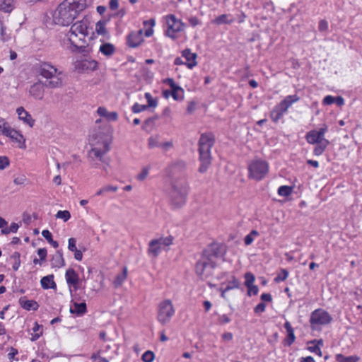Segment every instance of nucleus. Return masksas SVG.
Segmentation results:
<instances>
[{
    "mask_svg": "<svg viewBox=\"0 0 362 362\" xmlns=\"http://www.w3.org/2000/svg\"><path fill=\"white\" fill-rule=\"evenodd\" d=\"M27 180V178L25 175H22L17 177H16L13 180L14 183L17 185H23Z\"/></svg>",
    "mask_w": 362,
    "mask_h": 362,
    "instance_id": "nucleus-60",
    "label": "nucleus"
},
{
    "mask_svg": "<svg viewBox=\"0 0 362 362\" xmlns=\"http://www.w3.org/2000/svg\"><path fill=\"white\" fill-rule=\"evenodd\" d=\"M37 73L45 78V86L47 88H58L63 86V82L59 76L60 72L49 63L40 62L36 66Z\"/></svg>",
    "mask_w": 362,
    "mask_h": 362,
    "instance_id": "nucleus-7",
    "label": "nucleus"
},
{
    "mask_svg": "<svg viewBox=\"0 0 362 362\" xmlns=\"http://www.w3.org/2000/svg\"><path fill=\"white\" fill-rule=\"evenodd\" d=\"M88 21L83 19L71 25L69 31L66 34V39L64 40V45L71 52L83 53L85 52L87 41Z\"/></svg>",
    "mask_w": 362,
    "mask_h": 362,
    "instance_id": "nucleus-2",
    "label": "nucleus"
},
{
    "mask_svg": "<svg viewBox=\"0 0 362 362\" xmlns=\"http://www.w3.org/2000/svg\"><path fill=\"white\" fill-rule=\"evenodd\" d=\"M234 19L228 14H222L216 17L212 21V23L216 25L231 24Z\"/></svg>",
    "mask_w": 362,
    "mask_h": 362,
    "instance_id": "nucleus-25",
    "label": "nucleus"
},
{
    "mask_svg": "<svg viewBox=\"0 0 362 362\" xmlns=\"http://www.w3.org/2000/svg\"><path fill=\"white\" fill-rule=\"evenodd\" d=\"M247 295L250 296L252 294L254 296H256L259 292V288L257 286L251 284L249 286V287H247Z\"/></svg>",
    "mask_w": 362,
    "mask_h": 362,
    "instance_id": "nucleus-54",
    "label": "nucleus"
},
{
    "mask_svg": "<svg viewBox=\"0 0 362 362\" xmlns=\"http://www.w3.org/2000/svg\"><path fill=\"white\" fill-rule=\"evenodd\" d=\"M359 359L360 358L357 356H345L341 354L336 355L337 362H358Z\"/></svg>",
    "mask_w": 362,
    "mask_h": 362,
    "instance_id": "nucleus-31",
    "label": "nucleus"
},
{
    "mask_svg": "<svg viewBox=\"0 0 362 362\" xmlns=\"http://www.w3.org/2000/svg\"><path fill=\"white\" fill-rule=\"evenodd\" d=\"M9 165L8 158L6 156H0V170Z\"/></svg>",
    "mask_w": 362,
    "mask_h": 362,
    "instance_id": "nucleus-58",
    "label": "nucleus"
},
{
    "mask_svg": "<svg viewBox=\"0 0 362 362\" xmlns=\"http://www.w3.org/2000/svg\"><path fill=\"white\" fill-rule=\"evenodd\" d=\"M95 30L99 35H105L107 33L105 22L102 21H98L95 25Z\"/></svg>",
    "mask_w": 362,
    "mask_h": 362,
    "instance_id": "nucleus-40",
    "label": "nucleus"
},
{
    "mask_svg": "<svg viewBox=\"0 0 362 362\" xmlns=\"http://www.w3.org/2000/svg\"><path fill=\"white\" fill-rule=\"evenodd\" d=\"M52 260L54 267H61L65 264L62 252L60 250L57 251L56 254L53 256Z\"/></svg>",
    "mask_w": 362,
    "mask_h": 362,
    "instance_id": "nucleus-30",
    "label": "nucleus"
},
{
    "mask_svg": "<svg viewBox=\"0 0 362 362\" xmlns=\"http://www.w3.org/2000/svg\"><path fill=\"white\" fill-rule=\"evenodd\" d=\"M40 329V326L37 324V322H35L34 327H33V331L35 334L32 337V341L37 340L42 334V332H38Z\"/></svg>",
    "mask_w": 362,
    "mask_h": 362,
    "instance_id": "nucleus-50",
    "label": "nucleus"
},
{
    "mask_svg": "<svg viewBox=\"0 0 362 362\" xmlns=\"http://www.w3.org/2000/svg\"><path fill=\"white\" fill-rule=\"evenodd\" d=\"M182 57H185L186 62H182V64H185L188 69H192L197 66V57L196 53H192L189 49L182 50Z\"/></svg>",
    "mask_w": 362,
    "mask_h": 362,
    "instance_id": "nucleus-15",
    "label": "nucleus"
},
{
    "mask_svg": "<svg viewBox=\"0 0 362 362\" xmlns=\"http://www.w3.org/2000/svg\"><path fill=\"white\" fill-rule=\"evenodd\" d=\"M93 64V69H95L96 66V62L95 61L93 62H89L88 60H82L76 62V69L78 71H83L86 69H88L90 66Z\"/></svg>",
    "mask_w": 362,
    "mask_h": 362,
    "instance_id": "nucleus-27",
    "label": "nucleus"
},
{
    "mask_svg": "<svg viewBox=\"0 0 362 362\" xmlns=\"http://www.w3.org/2000/svg\"><path fill=\"white\" fill-rule=\"evenodd\" d=\"M318 29L320 32H325L328 30V23L326 20H320L318 24Z\"/></svg>",
    "mask_w": 362,
    "mask_h": 362,
    "instance_id": "nucleus-55",
    "label": "nucleus"
},
{
    "mask_svg": "<svg viewBox=\"0 0 362 362\" xmlns=\"http://www.w3.org/2000/svg\"><path fill=\"white\" fill-rule=\"evenodd\" d=\"M0 35L1 40L3 42H6L11 39V34L7 32L6 27L4 25L1 20H0Z\"/></svg>",
    "mask_w": 362,
    "mask_h": 362,
    "instance_id": "nucleus-33",
    "label": "nucleus"
},
{
    "mask_svg": "<svg viewBox=\"0 0 362 362\" xmlns=\"http://www.w3.org/2000/svg\"><path fill=\"white\" fill-rule=\"evenodd\" d=\"M174 314V309L171 302L165 300L161 302L158 306V320L163 325L169 322Z\"/></svg>",
    "mask_w": 362,
    "mask_h": 362,
    "instance_id": "nucleus-11",
    "label": "nucleus"
},
{
    "mask_svg": "<svg viewBox=\"0 0 362 362\" xmlns=\"http://www.w3.org/2000/svg\"><path fill=\"white\" fill-rule=\"evenodd\" d=\"M3 135L11 138L13 141L24 144L25 139L23 136L18 131L12 129L9 125L5 126Z\"/></svg>",
    "mask_w": 362,
    "mask_h": 362,
    "instance_id": "nucleus-14",
    "label": "nucleus"
},
{
    "mask_svg": "<svg viewBox=\"0 0 362 362\" xmlns=\"http://www.w3.org/2000/svg\"><path fill=\"white\" fill-rule=\"evenodd\" d=\"M154 353L151 351H146L141 356V359L144 362H152L154 359Z\"/></svg>",
    "mask_w": 362,
    "mask_h": 362,
    "instance_id": "nucleus-46",
    "label": "nucleus"
},
{
    "mask_svg": "<svg viewBox=\"0 0 362 362\" xmlns=\"http://www.w3.org/2000/svg\"><path fill=\"white\" fill-rule=\"evenodd\" d=\"M42 235L49 243L52 240V235L48 230H42Z\"/></svg>",
    "mask_w": 362,
    "mask_h": 362,
    "instance_id": "nucleus-64",
    "label": "nucleus"
},
{
    "mask_svg": "<svg viewBox=\"0 0 362 362\" xmlns=\"http://www.w3.org/2000/svg\"><path fill=\"white\" fill-rule=\"evenodd\" d=\"M45 87V83L38 81L30 86L29 93L35 99L42 100L44 97Z\"/></svg>",
    "mask_w": 362,
    "mask_h": 362,
    "instance_id": "nucleus-13",
    "label": "nucleus"
},
{
    "mask_svg": "<svg viewBox=\"0 0 362 362\" xmlns=\"http://www.w3.org/2000/svg\"><path fill=\"white\" fill-rule=\"evenodd\" d=\"M278 194L281 197H288L293 192V187L288 185H281L278 188Z\"/></svg>",
    "mask_w": 362,
    "mask_h": 362,
    "instance_id": "nucleus-34",
    "label": "nucleus"
},
{
    "mask_svg": "<svg viewBox=\"0 0 362 362\" xmlns=\"http://www.w3.org/2000/svg\"><path fill=\"white\" fill-rule=\"evenodd\" d=\"M41 286L42 288L44 289H48V288H56L57 285L56 283L54 281V275L50 274L45 276L42 278L41 281Z\"/></svg>",
    "mask_w": 362,
    "mask_h": 362,
    "instance_id": "nucleus-24",
    "label": "nucleus"
},
{
    "mask_svg": "<svg viewBox=\"0 0 362 362\" xmlns=\"http://www.w3.org/2000/svg\"><path fill=\"white\" fill-rule=\"evenodd\" d=\"M71 303H73L74 307L71 306L70 308L71 313L82 315L86 313L87 308L85 302L78 303L76 301V298L74 297L72 299Z\"/></svg>",
    "mask_w": 362,
    "mask_h": 362,
    "instance_id": "nucleus-18",
    "label": "nucleus"
},
{
    "mask_svg": "<svg viewBox=\"0 0 362 362\" xmlns=\"http://www.w3.org/2000/svg\"><path fill=\"white\" fill-rule=\"evenodd\" d=\"M11 258L14 259V263L13 264V269L15 271H17L21 264L20 260V253L18 252H15L11 256Z\"/></svg>",
    "mask_w": 362,
    "mask_h": 362,
    "instance_id": "nucleus-45",
    "label": "nucleus"
},
{
    "mask_svg": "<svg viewBox=\"0 0 362 362\" xmlns=\"http://www.w3.org/2000/svg\"><path fill=\"white\" fill-rule=\"evenodd\" d=\"M163 83L167 84L170 87V89H181V87L179 85L176 84L174 80L171 78H165V80H163Z\"/></svg>",
    "mask_w": 362,
    "mask_h": 362,
    "instance_id": "nucleus-49",
    "label": "nucleus"
},
{
    "mask_svg": "<svg viewBox=\"0 0 362 362\" xmlns=\"http://www.w3.org/2000/svg\"><path fill=\"white\" fill-rule=\"evenodd\" d=\"M310 344H313L314 345L308 346V350L312 353H315L316 355L321 357L322 355V352L321 351L320 346H322L323 345L322 340L320 339L318 341H317V340L311 341L310 342Z\"/></svg>",
    "mask_w": 362,
    "mask_h": 362,
    "instance_id": "nucleus-26",
    "label": "nucleus"
},
{
    "mask_svg": "<svg viewBox=\"0 0 362 362\" xmlns=\"http://www.w3.org/2000/svg\"><path fill=\"white\" fill-rule=\"evenodd\" d=\"M66 282L69 285H71L74 287L75 290H77V284L78 282V275L73 269H69L66 272L65 274Z\"/></svg>",
    "mask_w": 362,
    "mask_h": 362,
    "instance_id": "nucleus-20",
    "label": "nucleus"
},
{
    "mask_svg": "<svg viewBox=\"0 0 362 362\" xmlns=\"http://www.w3.org/2000/svg\"><path fill=\"white\" fill-rule=\"evenodd\" d=\"M145 98L148 100L147 106L149 107H156L157 105L156 100L153 99L149 93H145Z\"/></svg>",
    "mask_w": 362,
    "mask_h": 362,
    "instance_id": "nucleus-53",
    "label": "nucleus"
},
{
    "mask_svg": "<svg viewBox=\"0 0 362 362\" xmlns=\"http://www.w3.org/2000/svg\"><path fill=\"white\" fill-rule=\"evenodd\" d=\"M166 23L167 35L173 39L177 38L180 34L181 21L180 20H177L173 14H170L166 16Z\"/></svg>",
    "mask_w": 362,
    "mask_h": 362,
    "instance_id": "nucleus-12",
    "label": "nucleus"
},
{
    "mask_svg": "<svg viewBox=\"0 0 362 362\" xmlns=\"http://www.w3.org/2000/svg\"><path fill=\"white\" fill-rule=\"evenodd\" d=\"M19 303L21 307L27 310H36L38 308V304L33 300H26L25 297L19 299Z\"/></svg>",
    "mask_w": 362,
    "mask_h": 362,
    "instance_id": "nucleus-23",
    "label": "nucleus"
},
{
    "mask_svg": "<svg viewBox=\"0 0 362 362\" xmlns=\"http://www.w3.org/2000/svg\"><path fill=\"white\" fill-rule=\"evenodd\" d=\"M218 320L220 324L225 325L230 322V318L227 315L223 314L218 317Z\"/></svg>",
    "mask_w": 362,
    "mask_h": 362,
    "instance_id": "nucleus-59",
    "label": "nucleus"
},
{
    "mask_svg": "<svg viewBox=\"0 0 362 362\" xmlns=\"http://www.w3.org/2000/svg\"><path fill=\"white\" fill-rule=\"evenodd\" d=\"M260 299L262 302H272V296L270 293H264L261 295Z\"/></svg>",
    "mask_w": 362,
    "mask_h": 362,
    "instance_id": "nucleus-62",
    "label": "nucleus"
},
{
    "mask_svg": "<svg viewBox=\"0 0 362 362\" xmlns=\"http://www.w3.org/2000/svg\"><path fill=\"white\" fill-rule=\"evenodd\" d=\"M259 233L256 230H252L249 234H247L244 238V243L245 245H250L255 238L258 237Z\"/></svg>",
    "mask_w": 362,
    "mask_h": 362,
    "instance_id": "nucleus-35",
    "label": "nucleus"
},
{
    "mask_svg": "<svg viewBox=\"0 0 362 362\" xmlns=\"http://www.w3.org/2000/svg\"><path fill=\"white\" fill-rule=\"evenodd\" d=\"M150 170V166L144 167L141 172L136 176V179L139 181H144L148 176Z\"/></svg>",
    "mask_w": 362,
    "mask_h": 362,
    "instance_id": "nucleus-47",
    "label": "nucleus"
},
{
    "mask_svg": "<svg viewBox=\"0 0 362 362\" xmlns=\"http://www.w3.org/2000/svg\"><path fill=\"white\" fill-rule=\"evenodd\" d=\"M148 107L146 105H140L139 103H135L132 106V110L133 112L139 113V112L146 110Z\"/></svg>",
    "mask_w": 362,
    "mask_h": 362,
    "instance_id": "nucleus-51",
    "label": "nucleus"
},
{
    "mask_svg": "<svg viewBox=\"0 0 362 362\" xmlns=\"http://www.w3.org/2000/svg\"><path fill=\"white\" fill-rule=\"evenodd\" d=\"M142 30H140L137 33H132L128 35L127 43L131 47L139 46L142 42Z\"/></svg>",
    "mask_w": 362,
    "mask_h": 362,
    "instance_id": "nucleus-19",
    "label": "nucleus"
},
{
    "mask_svg": "<svg viewBox=\"0 0 362 362\" xmlns=\"http://www.w3.org/2000/svg\"><path fill=\"white\" fill-rule=\"evenodd\" d=\"M19 228V226L18 223H12L10 226V227H6L5 228H3L1 230V233L4 235H7L10 233H16L18 229Z\"/></svg>",
    "mask_w": 362,
    "mask_h": 362,
    "instance_id": "nucleus-41",
    "label": "nucleus"
},
{
    "mask_svg": "<svg viewBox=\"0 0 362 362\" xmlns=\"http://www.w3.org/2000/svg\"><path fill=\"white\" fill-rule=\"evenodd\" d=\"M56 217L57 218H62L63 219L64 221H68L70 217H71V214L69 213V211H66V210H64V211H59L57 214H56Z\"/></svg>",
    "mask_w": 362,
    "mask_h": 362,
    "instance_id": "nucleus-48",
    "label": "nucleus"
},
{
    "mask_svg": "<svg viewBox=\"0 0 362 362\" xmlns=\"http://www.w3.org/2000/svg\"><path fill=\"white\" fill-rule=\"evenodd\" d=\"M13 3L14 0H0V11L10 13L14 7Z\"/></svg>",
    "mask_w": 362,
    "mask_h": 362,
    "instance_id": "nucleus-28",
    "label": "nucleus"
},
{
    "mask_svg": "<svg viewBox=\"0 0 362 362\" xmlns=\"http://www.w3.org/2000/svg\"><path fill=\"white\" fill-rule=\"evenodd\" d=\"M68 249L71 252L77 250L76 240L75 238H70L69 239Z\"/></svg>",
    "mask_w": 362,
    "mask_h": 362,
    "instance_id": "nucleus-57",
    "label": "nucleus"
},
{
    "mask_svg": "<svg viewBox=\"0 0 362 362\" xmlns=\"http://www.w3.org/2000/svg\"><path fill=\"white\" fill-rule=\"evenodd\" d=\"M334 98H335V97L330 95L325 96L323 98L322 105H330L334 103Z\"/></svg>",
    "mask_w": 362,
    "mask_h": 362,
    "instance_id": "nucleus-56",
    "label": "nucleus"
},
{
    "mask_svg": "<svg viewBox=\"0 0 362 362\" xmlns=\"http://www.w3.org/2000/svg\"><path fill=\"white\" fill-rule=\"evenodd\" d=\"M284 328L286 330L287 335L283 341V344L284 346H291L296 340V336L294 333V329L292 327L290 322L286 321L284 325Z\"/></svg>",
    "mask_w": 362,
    "mask_h": 362,
    "instance_id": "nucleus-16",
    "label": "nucleus"
},
{
    "mask_svg": "<svg viewBox=\"0 0 362 362\" xmlns=\"http://www.w3.org/2000/svg\"><path fill=\"white\" fill-rule=\"evenodd\" d=\"M328 131V126L323 124L318 129H313L308 132L305 136L306 141L309 144L315 146L313 149V155L320 156L322 155L329 145V141L325 138V134Z\"/></svg>",
    "mask_w": 362,
    "mask_h": 362,
    "instance_id": "nucleus-6",
    "label": "nucleus"
},
{
    "mask_svg": "<svg viewBox=\"0 0 362 362\" xmlns=\"http://www.w3.org/2000/svg\"><path fill=\"white\" fill-rule=\"evenodd\" d=\"M222 255L220 246L212 245L205 250L196 264V273L202 279L211 276L216 267V259Z\"/></svg>",
    "mask_w": 362,
    "mask_h": 362,
    "instance_id": "nucleus-3",
    "label": "nucleus"
},
{
    "mask_svg": "<svg viewBox=\"0 0 362 362\" xmlns=\"http://www.w3.org/2000/svg\"><path fill=\"white\" fill-rule=\"evenodd\" d=\"M108 151H109V148H108V146L107 145H105L104 150H101V149H99V148H93L90 151L92 153H93L95 156H96L97 158H99L101 159L105 153H106Z\"/></svg>",
    "mask_w": 362,
    "mask_h": 362,
    "instance_id": "nucleus-43",
    "label": "nucleus"
},
{
    "mask_svg": "<svg viewBox=\"0 0 362 362\" xmlns=\"http://www.w3.org/2000/svg\"><path fill=\"white\" fill-rule=\"evenodd\" d=\"M288 277V272L285 269H281L280 272L276 275L274 279L276 283L284 281Z\"/></svg>",
    "mask_w": 362,
    "mask_h": 362,
    "instance_id": "nucleus-39",
    "label": "nucleus"
},
{
    "mask_svg": "<svg viewBox=\"0 0 362 362\" xmlns=\"http://www.w3.org/2000/svg\"><path fill=\"white\" fill-rule=\"evenodd\" d=\"M215 143V136L211 132L201 134L199 140V160L200 165L199 172L204 173L207 171L211 164V150Z\"/></svg>",
    "mask_w": 362,
    "mask_h": 362,
    "instance_id": "nucleus-5",
    "label": "nucleus"
},
{
    "mask_svg": "<svg viewBox=\"0 0 362 362\" xmlns=\"http://www.w3.org/2000/svg\"><path fill=\"white\" fill-rule=\"evenodd\" d=\"M161 142L159 141V136H152L148 139V146L149 148H153L156 147L160 148Z\"/></svg>",
    "mask_w": 362,
    "mask_h": 362,
    "instance_id": "nucleus-37",
    "label": "nucleus"
},
{
    "mask_svg": "<svg viewBox=\"0 0 362 362\" xmlns=\"http://www.w3.org/2000/svg\"><path fill=\"white\" fill-rule=\"evenodd\" d=\"M181 166L180 163H171L166 168V175L170 182L167 189L170 204L176 209H179L181 204L180 182L179 180Z\"/></svg>",
    "mask_w": 362,
    "mask_h": 362,
    "instance_id": "nucleus-4",
    "label": "nucleus"
},
{
    "mask_svg": "<svg viewBox=\"0 0 362 362\" xmlns=\"http://www.w3.org/2000/svg\"><path fill=\"white\" fill-rule=\"evenodd\" d=\"M16 112L18 115V118L22 120L25 124L33 127L35 124V119H33L31 115L27 112L23 107H18Z\"/></svg>",
    "mask_w": 362,
    "mask_h": 362,
    "instance_id": "nucleus-17",
    "label": "nucleus"
},
{
    "mask_svg": "<svg viewBox=\"0 0 362 362\" xmlns=\"http://www.w3.org/2000/svg\"><path fill=\"white\" fill-rule=\"evenodd\" d=\"M248 177L256 181L263 180L269 170V163L262 158H255L247 165Z\"/></svg>",
    "mask_w": 362,
    "mask_h": 362,
    "instance_id": "nucleus-8",
    "label": "nucleus"
},
{
    "mask_svg": "<svg viewBox=\"0 0 362 362\" xmlns=\"http://www.w3.org/2000/svg\"><path fill=\"white\" fill-rule=\"evenodd\" d=\"M97 113L100 117H105L108 121H116L118 118V115L116 112H108L104 107H99Z\"/></svg>",
    "mask_w": 362,
    "mask_h": 362,
    "instance_id": "nucleus-22",
    "label": "nucleus"
},
{
    "mask_svg": "<svg viewBox=\"0 0 362 362\" xmlns=\"http://www.w3.org/2000/svg\"><path fill=\"white\" fill-rule=\"evenodd\" d=\"M181 89H169V90H163V95L165 98H168L170 96H172L175 100H179L180 97L178 95V91Z\"/></svg>",
    "mask_w": 362,
    "mask_h": 362,
    "instance_id": "nucleus-36",
    "label": "nucleus"
},
{
    "mask_svg": "<svg viewBox=\"0 0 362 362\" xmlns=\"http://www.w3.org/2000/svg\"><path fill=\"white\" fill-rule=\"evenodd\" d=\"M266 310V304L263 302H261L258 303L255 308H254V312L255 314L260 315L265 312Z\"/></svg>",
    "mask_w": 362,
    "mask_h": 362,
    "instance_id": "nucleus-52",
    "label": "nucleus"
},
{
    "mask_svg": "<svg viewBox=\"0 0 362 362\" xmlns=\"http://www.w3.org/2000/svg\"><path fill=\"white\" fill-rule=\"evenodd\" d=\"M159 244H160V245H164L165 247H168L170 245L173 244V237L171 236V235H169L168 237H165V238H158L156 239Z\"/></svg>",
    "mask_w": 362,
    "mask_h": 362,
    "instance_id": "nucleus-44",
    "label": "nucleus"
},
{
    "mask_svg": "<svg viewBox=\"0 0 362 362\" xmlns=\"http://www.w3.org/2000/svg\"><path fill=\"white\" fill-rule=\"evenodd\" d=\"M127 276V269L126 267H124L123 269L122 272L118 274L116 276L115 279L114 280V282H113L114 286L116 288L119 287L120 286H122V283L126 279Z\"/></svg>",
    "mask_w": 362,
    "mask_h": 362,
    "instance_id": "nucleus-29",
    "label": "nucleus"
},
{
    "mask_svg": "<svg viewBox=\"0 0 362 362\" xmlns=\"http://www.w3.org/2000/svg\"><path fill=\"white\" fill-rule=\"evenodd\" d=\"M240 286V284L238 279L235 276H232L231 280L228 282V284L226 288V290L230 291L233 289L239 288Z\"/></svg>",
    "mask_w": 362,
    "mask_h": 362,
    "instance_id": "nucleus-38",
    "label": "nucleus"
},
{
    "mask_svg": "<svg viewBox=\"0 0 362 362\" xmlns=\"http://www.w3.org/2000/svg\"><path fill=\"white\" fill-rule=\"evenodd\" d=\"M86 7V0H64L55 10L53 21L56 25L68 26Z\"/></svg>",
    "mask_w": 362,
    "mask_h": 362,
    "instance_id": "nucleus-1",
    "label": "nucleus"
},
{
    "mask_svg": "<svg viewBox=\"0 0 362 362\" xmlns=\"http://www.w3.org/2000/svg\"><path fill=\"white\" fill-rule=\"evenodd\" d=\"M100 51L105 56H111L115 52V47L110 43H104L100 47Z\"/></svg>",
    "mask_w": 362,
    "mask_h": 362,
    "instance_id": "nucleus-32",
    "label": "nucleus"
},
{
    "mask_svg": "<svg viewBox=\"0 0 362 362\" xmlns=\"http://www.w3.org/2000/svg\"><path fill=\"white\" fill-rule=\"evenodd\" d=\"M47 250L45 248H40L37 250V255H39L41 261H45L47 257Z\"/></svg>",
    "mask_w": 362,
    "mask_h": 362,
    "instance_id": "nucleus-63",
    "label": "nucleus"
},
{
    "mask_svg": "<svg viewBox=\"0 0 362 362\" xmlns=\"http://www.w3.org/2000/svg\"><path fill=\"white\" fill-rule=\"evenodd\" d=\"M161 245L156 239L151 240L148 243V253L153 257H157L160 252Z\"/></svg>",
    "mask_w": 362,
    "mask_h": 362,
    "instance_id": "nucleus-21",
    "label": "nucleus"
},
{
    "mask_svg": "<svg viewBox=\"0 0 362 362\" xmlns=\"http://www.w3.org/2000/svg\"><path fill=\"white\" fill-rule=\"evenodd\" d=\"M245 278V286L249 287L251 284H253L255 281V275L251 272H246L244 275Z\"/></svg>",
    "mask_w": 362,
    "mask_h": 362,
    "instance_id": "nucleus-42",
    "label": "nucleus"
},
{
    "mask_svg": "<svg viewBox=\"0 0 362 362\" xmlns=\"http://www.w3.org/2000/svg\"><path fill=\"white\" fill-rule=\"evenodd\" d=\"M333 318L332 315L322 308H317L311 313L310 325L313 330H318L322 327L330 324Z\"/></svg>",
    "mask_w": 362,
    "mask_h": 362,
    "instance_id": "nucleus-10",
    "label": "nucleus"
},
{
    "mask_svg": "<svg viewBox=\"0 0 362 362\" xmlns=\"http://www.w3.org/2000/svg\"><path fill=\"white\" fill-rule=\"evenodd\" d=\"M173 146V141H166L160 144V148L163 149V152L168 151L170 148Z\"/></svg>",
    "mask_w": 362,
    "mask_h": 362,
    "instance_id": "nucleus-61",
    "label": "nucleus"
},
{
    "mask_svg": "<svg viewBox=\"0 0 362 362\" xmlns=\"http://www.w3.org/2000/svg\"><path fill=\"white\" fill-rule=\"evenodd\" d=\"M300 100L297 95L286 96L280 103L276 104L270 112V119L274 123H277L287 112L293 104Z\"/></svg>",
    "mask_w": 362,
    "mask_h": 362,
    "instance_id": "nucleus-9",
    "label": "nucleus"
}]
</instances>
